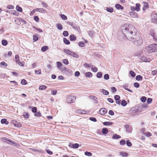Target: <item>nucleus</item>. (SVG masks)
Masks as SVG:
<instances>
[{"instance_id": "9d476101", "label": "nucleus", "mask_w": 157, "mask_h": 157, "mask_svg": "<svg viewBox=\"0 0 157 157\" xmlns=\"http://www.w3.org/2000/svg\"><path fill=\"white\" fill-rule=\"evenodd\" d=\"M79 145L78 144L76 143L74 144H72L71 143H69V147L71 148H72L74 149H76L78 147Z\"/></svg>"}, {"instance_id": "bf43d9fd", "label": "nucleus", "mask_w": 157, "mask_h": 157, "mask_svg": "<svg viewBox=\"0 0 157 157\" xmlns=\"http://www.w3.org/2000/svg\"><path fill=\"white\" fill-rule=\"evenodd\" d=\"M61 17L64 20H66L67 19V17L64 14H61Z\"/></svg>"}, {"instance_id": "37998d69", "label": "nucleus", "mask_w": 157, "mask_h": 157, "mask_svg": "<svg viewBox=\"0 0 157 157\" xmlns=\"http://www.w3.org/2000/svg\"><path fill=\"white\" fill-rule=\"evenodd\" d=\"M129 73L131 75V76L134 77L136 76V74L133 71H131L129 72Z\"/></svg>"}, {"instance_id": "de8ad7c7", "label": "nucleus", "mask_w": 157, "mask_h": 157, "mask_svg": "<svg viewBox=\"0 0 157 157\" xmlns=\"http://www.w3.org/2000/svg\"><path fill=\"white\" fill-rule=\"evenodd\" d=\"M126 144L127 146L128 147H131L132 145L131 143L129 140L126 141Z\"/></svg>"}, {"instance_id": "aec40b11", "label": "nucleus", "mask_w": 157, "mask_h": 157, "mask_svg": "<svg viewBox=\"0 0 157 157\" xmlns=\"http://www.w3.org/2000/svg\"><path fill=\"white\" fill-rule=\"evenodd\" d=\"M1 122L2 124H5L6 125L8 124L9 123V122L7 121L6 119H2L1 121Z\"/></svg>"}, {"instance_id": "f03ea898", "label": "nucleus", "mask_w": 157, "mask_h": 157, "mask_svg": "<svg viewBox=\"0 0 157 157\" xmlns=\"http://www.w3.org/2000/svg\"><path fill=\"white\" fill-rule=\"evenodd\" d=\"M130 41L133 42V44L136 46L140 45L143 42L142 38L139 36V34L137 35V33L136 35L132 37V40Z\"/></svg>"}, {"instance_id": "dca6fc26", "label": "nucleus", "mask_w": 157, "mask_h": 157, "mask_svg": "<svg viewBox=\"0 0 157 157\" xmlns=\"http://www.w3.org/2000/svg\"><path fill=\"white\" fill-rule=\"evenodd\" d=\"M125 128L128 132L130 133L132 131L131 128L128 124L126 125L125 126Z\"/></svg>"}, {"instance_id": "6e6552de", "label": "nucleus", "mask_w": 157, "mask_h": 157, "mask_svg": "<svg viewBox=\"0 0 157 157\" xmlns=\"http://www.w3.org/2000/svg\"><path fill=\"white\" fill-rule=\"evenodd\" d=\"M76 100V97L75 96L70 94L69 95V103L74 102Z\"/></svg>"}, {"instance_id": "f3484780", "label": "nucleus", "mask_w": 157, "mask_h": 157, "mask_svg": "<svg viewBox=\"0 0 157 157\" xmlns=\"http://www.w3.org/2000/svg\"><path fill=\"white\" fill-rule=\"evenodd\" d=\"M115 6L116 8L118 10L121 9V10H122L124 8L123 6L119 4H116L115 5Z\"/></svg>"}, {"instance_id": "9b49d317", "label": "nucleus", "mask_w": 157, "mask_h": 157, "mask_svg": "<svg viewBox=\"0 0 157 157\" xmlns=\"http://www.w3.org/2000/svg\"><path fill=\"white\" fill-rule=\"evenodd\" d=\"M107 110L105 108L101 109L99 111V113L100 114L103 115L107 113Z\"/></svg>"}, {"instance_id": "3c124183", "label": "nucleus", "mask_w": 157, "mask_h": 157, "mask_svg": "<svg viewBox=\"0 0 157 157\" xmlns=\"http://www.w3.org/2000/svg\"><path fill=\"white\" fill-rule=\"evenodd\" d=\"M152 100V99L151 98H147V103L148 104H150Z\"/></svg>"}, {"instance_id": "7ed1b4c3", "label": "nucleus", "mask_w": 157, "mask_h": 157, "mask_svg": "<svg viewBox=\"0 0 157 157\" xmlns=\"http://www.w3.org/2000/svg\"><path fill=\"white\" fill-rule=\"evenodd\" d=\"M146 52L151 53L153 52L157 51V44H153L149 45L145 47V48Z\"/></svg>"}, {"instance_id": "20e7f679", "label": "nucleus", "mask_w": 157, "mask_h": 157, "mask_svg": "<svg viewBox=\"0 0 157 157\" xmlns=\"http://www.w3.org/2000/svg\"><path fill=\"white\" fill-rule=\"evenodd\" d=\"M129 112L133 115L137 114L138 113L140 112V111L138 107L135 106L132 108Z\"/></svg>"}, {"instance_id": "052dcab7", "label": "nucleus", "mask_w": 157, "mask_h": 157, "mask_svg": "<svg viewBox=\"0 0 157 157\" xmlns=\"http://www.w3.org/2000/svg\"><path fill=\"white\" fill-rule=\"evenodd\" d=\"M114 99L116 101H118L120 100V97L118 95H116L114 96Z\"/></svg>"}, {"instance_id": "49530a36", "label": "nucleus", "mask_w": 157, "mask_h": 157, "mask_svg": "<svg viewBox=\"0 0 157 157\" xmlns=\"http://www.w3.org/2000/svg\"><path fill=\"white\" fill-rule=\"evenodd\" d=\"M21 83L23 85H25L27 84V82L25 80L23 79L21 81Z\"/></svg>"}, {"instance_id": "393cba45", "label": "nucleus", "mask_w": 157, "mask_h": 157, "mask_svg": "<svg viewBox=\"0 0 157 157\" xmlns=\"http://www.w3.org/2000/svg\"><path fill=\"white\" fill-rule=\"evenodd\" d=\"M121 138V136L117 134L113 135V139H118Z\"/></svg>"}, {"instance_id": "680f3d73", "label": "nucleus", "mask_w": 157, "mask_h": 157, "mask_svg": "<svg viewBox=\"0 0 157 157\" xmlns=\"http://www.w3.org/2000/svg\"><path fill=\"white\" fill-rule=\"evenodd\" d=\"M2 66H5V67H6L7 66V64L6 63L4 62H2L0 64Z\"/></svg>"}, {"instance_id": "4d7b16f0", "label": "nucleus", "mask_w": 157, "mask_h": 157, "mask_svg": "<svg viewBox=\"0 0 157 157\" xmlns=\"http://www.w3.org/2000/svg\"><path fill=\"white\" fill-rule=\"evenodd\" d=\"M41 73V70L39 69L38 70L35 71V74L36 75H40Z\"/></svg>"}, {"instance_id": "5701e85b", "label": "nucleus", "mask_w": 157, "mask_h": 157, "mask_svg": "<svg viewBox=\"0 0 157 157\" xmlns=\"http://www.w3.org/2000/svg\"><path fill=\"white\" fill-rule=\"evenodd\" d=\"M85 76L89 78H91L92 76V73L90 72H86L85 74Z\"/></svg>"}, {"instance_id": "09e8293b", "label": "nucleus", "mask_w": 157, "mask_h": 157, "mask_svg": "<svg viewBox=\"0 0 157 157\" xmlns=\"http://www.w3.org/2000/svg\"><path fill=\"white\" fill-rule=\"evenodd\" d=\"M85 154L86 155L89 156H90L92 155V154L91 152L88 151H86L85 153Z\"/></svg>"}, {"instance_id": "79ce46f5", "label": "nucleus", "mask_w": 157, "mask_h": 157, "mask_svg": "<svg viewBox=\"0 0 157 157\" xmlns=\"http://www.w3.org/2000/svg\"><path fill=\"white\" fill-rule=\"evenodd\" d=\"M78 45L80 47H83L85 46L84 43L83 42H80L78 43Z\"/></svg>"}, {"instance_id": "1a4fd4ad", "label": "nucleus", "mask_w": 157, "mask_h": 157, "mask_svg": "<svg viewBox=\"0 0 157 157\" xmlns=\"http://www.w3.org/2000/svg\"><path fill=\"white\" fill-rule=\"evenodd\" d=\"M15 59L16 60V62L18 64H19L20 65H22H22V62L20 61V59L19 58V56L17 55H16L15 56Z\"/></svg>"}, {"instance_id": "c9c22d12", "label": "nucleus", "mask_w": 157, "mask_h": 157, "mask_svg": "<svg viewBox=\"0 0 157 157\" xmlns=\"http://www.w3.org/2000/svg\"><path fill=\"white\" fill-rule=\"evenodd\" d=\"M102 73L101 72H98L96 75L97 77L98 78H101L102 77Z\"/></svg>"}, {"instance_id": "603ef678", "label": "nucleus", "mask_w": 157, "mask_h": 157, "mask_svg": "<svg viewBox=\"0 0 157 157\" xmlns=\"http://www.w3.org/2000/svg\"><path fill=\"white\" fill-rule=\"evenodd\" d=\"M62 62L63 63L66 65H67L69 63V62L67 59H64L63 60Z\"/></svg>"}, {"instance_id": "5fc2aeb1", "label": "nucleus", "mask_w": 157, "mask_h": 157, "mask_svg": "<svg viewBox=\"0 0 157 157\" xmlns=\"http://www.w3.org/2000/svg\"><path fill=\"white\" fill-rule=\"evenodd\" d=\"M111 91L113 93L116 92L117 90L116 88L114 87H112L111 88Z\"/></svg>"}, {"instance_id": "f8f14e48", "label": "nucleus", "mask_w": 157, "mask_h": 157, "mask_svg": "<svg viewBox=\"0 0 157 157\" xmlns=\"http://www.w3.org/2000/svg\"><path fill=\"white\" fill-rule=\"evenodd\" d=\"M140 59L144 62H150L151 61L150 59L147 58L145 56H143L140 57Z\"/></svg>"}, {"instance_id": "c85d7f7f", "label": "nucleus", "mask_w": 157, "mask_h": 157, "mask_svg": "<svg viewBox=\"0 0 157 157\" xmlns=\"http://www.w3.org/2000/svg\"><path fill=\"white\" fill-rule=\"evenodd\" d=\"M150 35L154 38V37L155 36V34L154 30H151L150 32Z\"/></svg>"}, {"instance_id": "423d86ee", "label": "nucleus", "mask_w": 157, "mask_h": 157, "mask_svg": "<svg viewBox=\"0 0 157 157\" xmlns=\"http://www.w3.org/2000/svg\"><path fill=\"white\" fill-rule=\"evenodd\" d=\"M57 68L61 71L63 70H66L67 68L65 67H61L63 66V64L61 62H56Z\"/></svg>"}, {"instance_id": "6ab92c4d", "label": "nucleus", "mask_w": 157, "mask_h": 157, "mask_svg": "<svg viewBox=\"0 0 157 157\" xmlns=\"http://www.w3.org/2000/svg\"><path fill=\"white\" fill-rule=\"evenodd\" d=\"M143 3L144 4V6L143 7V10H145L148 8L149 5L148 3L146 2H144Z\"/></svg>"}, {"instance_id": "4468645a", "label": "nucleus", "mask_w": 157, "mask_h": 157, "mask_svg": "<svg viewBox=\"0 0 157 157\" xmlns=\"http://www.w3.org/2000/svg\"><path fill=\"white\" fill-rule=\"evenodd\" d=\"M100 91L104 95H107L109 94V92L104 89L101 90Z\"/></svg>"}, {"instance_id": "39448f33", "label": "nucleus", "mask_w": 157, "mask_h": 157, "mask_svg": "<svg viewBox=\"0 0 157 157\" xmlns=\"http://www.w3.org/2000/svg\"><path fill=\"white\" fill-rule=\"evenodd\" d=\"M152 21L157 24V14L156 13H153L151 15Z\"/></svg>"}, {"instance_id": "412c9836", "label": "nucleus", "mask_w": 157, "mask_h": 157, "mask_svg": "<svg viewBox=\"0 0 157 157\" xmlns=\"http://www.w3.org/2000/svg\"><path fill=\"white\" fill-rule=\"evenodd\" d=\"M108 132V129L106 128H103L102 129V132L103 134H106Z\"/></svg>"}, {"instance_id": "cd10ccee", "label": "nucleus", "mask_w": 157, "mask_h": 157, "mask_svg": "<svg viewBox=\"0 0 157 157\" xmlns=\"http://www.w3.org/2000/svg\"><path fill=\"white\" fill-rule=\"evenodd\" d=\"M120 155L122 157H126L128 156V154L126 152H121L120 153Z\"/></svg>"}, {"instance_id": "bb28decb", "label": "nucleus", "mask_w": 157, "mask_h": 157, "mask_svg": "<svg viewBox=\"0 0 157 157\" xmlns=\"http://www.w3.org/2000/svg\"><path fill=\"white\" fill-rule=\"evenodd\" d=\"M47 88V86L44 85H40L39 88V89L40 90L46 89Z\"/></svg>"}, {"instance_id": "a878e982", "label": "nucleus", "mask_w": 157, "mask_h": 157, "mask_svg": "<svg viewBox=\"0 0 157 157\" xmlns=\"http://www.w3.org/2000/svg\"><path fill=\"white\" fill-rule=\"evenodd\" d=\"M142 53H143V52L142 51H138L137 52L135 53L134 56H140L142 55Z\"/></svg>"}, {"instance_id": "e2e57ef3", "label": "nucleus", "mask_w": 157, "mask_h": 157, "mask_svg": "<svg viewBox=\"0 0 157 157\" xmlns=\"http://www.w3.org/2000/svg\"><path fill=\"white\" fill-rule=\"evenodd\" d=\"M91 70L94 72H97L98 71V69L96 67H94V68L92 67H91Z\"/></svg>"}, {"instance_id": "ea45409f", "label": "nucleus", "mask_w": 157, "mask_h": 157, "mask_svg": "<svg viewBox=\"0 0 157 157\" xmlns=\"http://www.w3.org/2000/svg\"><path fill=\"white\" fill-rule=\"evenodd\" d=\"M147 99L146 97L145 96L142 97L140 98V100L142 102H145Z\"/></svg>"}, {"instance_id": "7c9ffc66", "label": "nucleus", "mask_w": 157, "mask_h": 157, "mask_svg": "<svg viewBox=\"0 0 157 157\" xmlns=\"http://www.w3.org/2000/svg\"><path fill=\"white\" fill-rule=\"evenodd\" d=\"M136 79L137 81H141L142 79V77L140 75H137L136 77Z\"/></svg>"}, {"instance_id": "f257e3e1", "label": "nucleus", "mask_w": 157, "mask_h": 157, "mask_svg": "<svg viewBox=\"0 0 157 157\" xmlns=\"http://www.w3.org/2000/svg\"><path fill=\"white\" fill-rule=\"evenodd\" d=\"M121 30L125 37L128 40H132V37L136 35L137 30L131 25L124 24L121 27Z\"/></svg>"}, {"instance_id": "ddd939ff", "label": "nucleus", "mask_w": 157, "mask_h": 157, "mask_svg": "<svg viewBox=\"0 0 157 157\" xmlns=\"http://www.w3.org/2000/svg\"><path fill=\"white\" fill-rule=\"evenodd\" d=\"M69 55L76 58H78L79 56L75 52H73L69 51Z\"/></svg>"}, {"instance_id": "864d4df0", "label": "nucleus", "mask_w": 157, "mask_h": 157, "mask_svg": "<svg viewBox=\"0 0 157 157\" xmlns=\"http://www.w3.org/2000/svg\"><path fill=\"white\" fill-rule=\"evenodd\" d=\"M69 33L67 31H64L63 33V35L64 36H68Z\"/></svg>"}, {"instance_id": "58836bf2", "label": "nucleus", "mask_w": 157, "mask_h": 157, "mask_svg": "<svg viewBox=\"0 0 157 157\" xmlns=\"http://www.w3.org/2000/svg\"><path fill=\"white\" fill-rule=\"evenodd\" d=\"M56 26L58 29L60 30H61L63 29L62 26L60 24H57Z\"/></svg>"}, {"instance_id": "a19ab883", "label": "nucleus", "mask_w": 157, "mask_h": 157, "mask_svg": "<svg viewBox=\"0 0 157 157\" xmlns=\"http://www.w3.org/2000/svg\"><path fill=\"white\" fill-rule=\"evenodd\" d=\"M104 79L105 80H107L109 79V76L108 74H105L104 76Z\"/></svg>"}, {"instance_id": "338daca9", "label": "nucleus", "mask_w": 157, "mask_h": 157, "mask_svg": "<svg viewBox=\"0 0 157 157\" xmlns=\"http://www.w3.org/2000/svg\"><path fill=\"white\" fill-rule=\"evenodd\" d=\"M90 120L94 122H96L97 121V120L96 118L94 117H90Z\"/></svg>"}, {"instance_id": "a18cd8bd", "label": "nucleus", "mask_w": 157, "mask_h": 157, "mask_svg": "<svg viewBox=\"0 0 157 157\" xmlns=\"http://www.w3.org/2000/svg\"><path fill=\"white\" fill-rule=\"evenodd\" d=\"M120 144L121 145H124L126 144V142L125 140H122L120 142Z\"/></svg>"}, {"instance_id": "0e129e2a", "label": "nucleus", "mask_w": 157, "mask_h": 157, "mask_svg": "<svg viewBox=\"0 0 157 157\" xmlns=\"http://www.w3.org/2000/svg\"><path fill=\"white\" fill-rule=\"evenodd\" d=\"M134 86L136 88H138L140 86V84L136 82L134 83Z\"/></svg>"}, {"instance_id": "13d9d810", "label": "nucleus", "mask_w": 157, "mask_h": 157, "mask_svg": "<svg viewBox=\"0 0 157 157\" xmlns=\"http://www.w3.org/2000/svg\"><path fill=\"white\" fill-rule=\"evenodd\" d=\"M35 115L36 117H40L41 116V113L40 112L35 113Z\"/></svg>"}, {"instance_id": "69168bd1", "label": "nucleus", "mask_w": 157, "mask_h": 157, "mask_svg": "<svg viewBox=\"0 0 157 157\" xmlns=\"http://www.w3.org/2000/svg\"><path fill=\"white\" fill-rule=\"evenodd\" d=\"M37 108L36 107H33L32 108V111L33 113H35L37 111Z\"/></svg>"}, {"instance_id": "2f4dec72", "label": "nucleus", "mask_w": 157, "mask_h": 157, "mask_svg": "<svg viewBox=\"0 0 157 157\" xmlns=\"http://www.w3.org/2000/svg\"><path fill=\"white\" fill-rule=\"evenodd\" d=\"M16 9L17 11L20 12H21L22 11V8L18 5H17L16 6Z\"/></svg>"}, {"instance_id": "473e14b6", "label": "nucleus", "mask_w": 157, "mask_h": 157, "mask_svg": "<svg viewBox=\"0 0 157 157\" xmlns=\"http://www.w3.org/2000/svg\"><path fill=\"white\" fill-rule=\"evenodd\" d=\"M140 5L139 3H137L136 4V6L135 8V10L137 11H138L140 10Z\"/></svg>"}, {"instance_id": "4be33fe9", "label": "nucleus", "mask_w": 157, "mask_h": 157, "mask_svg": "<svg viewBox=\"0 0 157 157\" xmlns=\"http://www.w3.org/2000/svg\"><path fill=\"white\" fill-rule=\"evenodd\" d=\"M113 123L111 122H104L103 123V124L105 126L111 125L113 124Z\"/></svg>"}, {"instance_id": "6e6d98bb", "label": "nucleus", "mask_w": 157, "mask_h": 157, "mask_svg": "<svg viewBox=\"0 0 157 157\" xmlns=\"http://www.w3.org/2000/svg\"><path fill=\"white\" fill-rule=\"evenodd\" d=\"M41 4L43 5V6L44 7L46 8L47 7L48 5H47V4L46 3H45V2H44L43 1H42L41 2Z\"/></svg>"}, {"instance_id": "a211bd4d", "label": "nucleus", "mask_w": 157, "mask_h": 157, "mask_svg": "<svg viewBox=\"0 0 157 157\" xmlns=\"http://www.w3.org/2000/svg\"><path fill=\"white\" fill-rule=\"evenodd\" d=\"M69 38L70 40L71 41H75L76 39L75 36L73 34L69 36Z\"/></svg>"}, {"instance_id": "c03bdc74", "label": "nucleus", "mask_w": 157, "mask_h": 157, "mask_svg": "<svg viewBox=\"0 0 157 157\" xmlns=\"http://www.w3.org/2000/svg\"><path fill=\"white\" fill-rule=\"evenodd\" d=\"M63 41L65 44H69V40H67L66 38H63Z\"/></svg>"}, {"instance_id": "4c0bfd02", "label": "nucleus", "mask_w": 157, "mask_h": 157, "mask_svg": "<svg viewBox=\"0 0 157 157\" xmlns=\"http://www.w3.org/2000/svg\"><path fill=\"white\" fill-rule=\"evenodd\" d=\"M2 43L3 45L6 46L8 44L7 41L5 40H2Z\"/></svg>"}, {"instance_id": "2eb2a0df", "label": "nucleus", "mask_w": 157, "mask_h": 157, "mask_svg": "<svg viewBox=\"0 0 157 157\" xmlns=\"http://www.w3.org/2000/svg\"><path fill=\"white\" fill-rule=\"evenodd\" d=\"M35 11L40 13L45 12H46V10L44 9L41 8H38L35 9Z\"/></svg>"}, {"instance_id": "b1692460", "label": "nucleus", "mask_w": 157, "mask_h": 157, "mask_svg": "<svg viewBox=\"0 0 157 157\" xmlns=\"http://www.w3.org/2000/svg\"><path fill=\"white\" fill-rule=\"evenodd\" d=\"M48 48V46H44L42 47L41 48V51L43 52H44L47 51Z\"/></svg>"}, {"instance_id": "72a5a7b5", "label": "nucleus", "mask_w": 157, "mask_h": 157, "mask_svg": "<svg viewBox=\"0 0 157 157\" xmlns=\"http://www.w3.org/2000/svg\"><path fill=\"white\" fill-rule=\"evenodd\" d=\"M106 10L108 12L112 13L113 11V9L112 7H107L106 8Z\"/></svg>"}, {"instance_id": "8fccbe9b", "label": "nucleus", "mask_w": 157, "mask_h": 157, "mask_svg": "<svg viewBox=\"0 0 157 157\" xmlns=\"http://www.w3.org/2000/svg\"><path fill=\"white\" fill-rule=\"evenodd\" d=\"M2 140L5 141H9L10 142H11V140H10L9 139H8L6 137H5L2 138Z\"/></svg>"}, {"instance_id": "774afa93", "label": "nucleus", "mask_w": 157, "mask_h": 157, "mask_svg": "<svg viewBox=\"0 0 157 157\" xmlns=\"http://www.w3.org/2000/svg\"><path fill=\"white\" fill-rule=\"evenodd\" d=\"M151 74L153 75H157V70H154L152 71Z\"/></svg>"}, {"instance_id": "f704fd0d", "label": "nucleus", "mask_w": 157, "mask_h": 157, "mask_svg": "<svg viewBox=\"0 0 157 157\" xmlns=\"http://www.w3.org/2000/svg\"><path fill=\"white\" fill-rule=\"evenodd\" d=\"M127 104V101L124 100H122L121 102V105L123 106H125Z\"/></svg>"}, {"instance_id": "c756f323", "label": "nucleus", "mask_w": 157, "mask_h": 157, "mask_svg": "<svg viewBox=\"0 0 157 157\" xmlns=\"http://www.w3.org/2000/svg\"><path fill=\"white\" fill-rule=\"evenodd\" d=\"M88 33L89 36L91 37H93L95 35V33L94 31H89Z\"/></svg>"}, {"instance_id": "e433bc0d", "label": "nucleus", "mask_w": 157, "mask_h": 157, "mask_svg": "<svg viewBox=\"0 0 157 157\" xmlns=\"http://www.w3.org/2000/svg\"><path fill=\"white\" fill-rule=\"evenodd\" d=\"M38 40V36L36 35H34L33 36V42H36Z\"/></svg>"}, {"instance_id": "0eeeda50", "label": "nucleus", "mask_w": 157, "mask_h": 157, "mask_svg": "<svg viewBox=\"0 0 157 157\" xmlns=\"http://www.w3.org/2000/svg\"><path fill=\"white\" fill-rule=\"evenodd\" d=\"M11 123L16 127H21V124L19 122H17V121L12 120L11 121Z\"/></svg>"}]
</instances>
